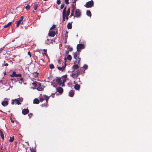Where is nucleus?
Instances as JSON below:
<instances>
[{
  "instance_id": "1",
  "label": "nucleus",
  "mask_w": 152,
  "mask_h": 152,
  "mask_svg": "<svg viewBox=\"0 0 152 152\" xmlns=\"http://www.w3.org/2000/svg\"><path fill=\"white\" fill-rule=\"evenodd\" d=\"M66 79L64 78V77L58 78V84L60 86H61L62 87L65 86V83L66 81Z\"/></svg>"
},
{
  "instance_id": "2",
  "label": "nucleus",
  "mask_w": 152,
  "mask_h": 152,
  "mask_svg": "<svg viewBox=\"0 0 152 152\" xmlns=\"http://www.w3.org/2000/svg\"><path fill=\"white\" fill-rule=\"evenodd\" d=\"M49 98V96H48L45 95L40 96L39 98L40 101L41 102H42L44 100H45L46 102L48 103Z\"/></svg>"
},
{
  "instance_id": "3",
  "label": "nucleus",
  "mask_w": 152,
  "mask_h": 152,
  "mask_svg": "<svg viewBox=\"0 0 152 152\" xmlns=\"http://www.w3.org/2000/svg\"><path fill=\"white\" fill-rule=\"evenodd\" d=\"M73 57L74 58L76 59V61L74 63H77V64H79L80 61V58L77 56L78 54L77 52L73 53Z\"/></svg>"
},
{
  "instance_id": "4",
  "label": "nucleus",
  "mask_w": 152,
  "mask_h": 152,
  "mask_svg": "<svg viewBox=\"0 0 152 152\" xmlns=\"http://www.w3.org/2000/svg\"><path fill=\"white\" fill-rule=\"evenodd\" d=\"M72 72H73L71 75V76L73 78H77L79 75L80 71H78L77 72L76 71L75 72H74V71L73 70Z\"/></svg>"
},
{
  "instance_id": "5",
  "label": "nucleus",
  "mask_w": 152,
  "mask_h": 152,
  "mask_svg": "<svg viewBox=\"0 0 152 152\" xmlns=\"http://www.w3.org/2000/svg\"><path fill=\"white\" fill-rule=\"evenodd\" d=\"M84 44H78L77 46V51H80L81 49L84 48Z\"/></svg>"
},
{
  "instance_id": "6",
  "label": "nucleus",
  "mask_w": 152,
  "mask_h": 152,
  "mask_svg": "<svg viewBox=\"0 0 152 152\" xmlns=\"http://www.w3.org/2000/svg\"><path fill=\"white\" fill-rule=\"evenodd\" d=\"M94 5L93 1H91L86 3V7L87 8L91 7Z\"/></svg>"
},
{
  "instance_id": "7",
  "label": "nucleus",
  "mask_w": 152,
  "mask_h": 152,
  "mask_svg": "<svg viewBox=\"0 0 152 152\" xmlns=\"http://www.w3.org/2000/svg\"><path fill=\"white\" fill-rule=\"evenodd\" d=\"M23 19V17L22 16H21L20 17V20H19L18 21L16 22V26H17V27H18L19 26L20 24H23V23L22 21Z\"/></svg>"
},
{
  "instance_id": "8",
  "label": "nucleus",
  "mask_w": 152,
  "mask_h": 152,
  "mask_svg": "<svg viewBox=\"0 0 152 152\" xmlns=\"http://www.w3.org/2000/svg\"><path fill=\"white\" fill-rule=\"evenodd\" d=\"M56 31L55 32L53 30H50L49 33H48V35L49 36L53 37L56 34Z\"/></svg>"
},
{
  "instance_id": "9",
  "label": "nucleus",
  "mask_w": 152,
  "mask_h": 152,
  "mask_svg": "<svg viewBox=\"0 0 152 152\" xmlns=\"http://www.w3.org/2000/svg\"><path fill=\"white\" fill-rule=\"evenodd\" d=\"M29 112V110L28 109H25L22 110V113L24 115L27 114Z\"/></svg>"
},
{
  "instance_id": "10",
  "label": "nucleus",
  "mask_w": 152,
  "mask_h": 152,
  "mask_svg": "<svg viewBox=\"0 0 152 152\" xmlns=\"http://www.w3.org/2000/svg\"><path fill=\"white\" fill-rule=\"evenodd\" d=\"M63 91L64 90L63 88L61 87H58V92L60 94H62L63 92Z\"/></svg>"
},
{
  "instance_id": "11",
  "label": "nucleus",
  "mask_w": 152,
  "mask_h": 152,
  "mask_svg": "<svg viewBox=\"0 0 152 152\" xmlns=\"http://www.w3.org/2000/svg\"><path fill=\"white\" fill-rule=\"evenodd\" d=\"M57 83V79H56L55 80H53V82L52 83V85H53V87H56V90H57V88L56 87Z\"/></svg>"
},
{
  "instance_id": "12",
  "label": "nucleus",
  "mask_w": 152,
  "mask_h": 152,
  "mask_svg": "<svg viewBox=\"0 0 152 152\" xmlns=\"http://www.w3.org/2000/svg\"><path fill=\"white\" fill-rule=\"evenodd\" d=\"M8 104V101L7 100H5L2 102L1 103V104L3 106H6Z\"/></svg>"
},
{
  "instance_id": "13",
  "label": "nucleus",
  "mask_w": 152,
  "mask_h": 152,
  "mask_svg": "<svg viewBox=\"0 0 152 152\" xmlns=\"http://www.w3.org/2000/svg\"><path fill=\"white\" fill-rule=\"evenodd\" d=\"M80 10H76L75 15L76 17H79L80 15Z\"/></svg>"
},
{
  "instance_id": "14",
  "label": "nucleus",
  "mask_w": 152,
  "mask_h": 152,
  "mask_svg": "<svg viewBox=\"0 0 152 152\" xmlns=\"http://www.w3.org/2000/svg\"><path fill=\"white\" fill-rule=\"evenodd\" d=\"M74 94V92L73 91L71 90L69 93V96H73Z\"/></svg>"
},
{
  "instance_id": "15",
  "label": "nucleus",
  "mask_w": 152,
  "mask_h": 152,
  "mask_svg": "<svg viewBox=\"0 0 152 152\" xmlns=\"http://www.w3.org/2000/svg\"><path fill=\"white\" fill-rule=\"evenodd\" d=\"M66 67V65L65 66H64L62 67H58V69L60 70L63 71L64 70Z\"/></svg>"
},
{
  "instance_id": "16",
  "label": "nucleus",
  "mask_w": 152,
  "mask_h": 152,
  "mask_svg": "<svg viewBox=\"0 0 152 152\" xmlns=\"http://www.w3.org/2000/svg\"><path fill=\"white\" fill-rule=\"evenodd\" d=\"M66 10H63V19L64 21H65V20L66 16H65V13L66 12Z\"/></svg>"
},
{
  "instance_id": "17",
  "label": "nucleus",
  "mask_w": 152,
  "mask_h": 152,
  "mask_svg": "<svg viewBox=\"0 0 152 152\" xmlns=\"http://www.w3.org/2000/svg\"><path fill=\"white\" fill-rule=\"evenodd\" d=\"M39 102V100L37 98L35 99L33 101V103L34 104H38Z\"/></svg>"
},
{
  "instance_id": "18",
  "label": "nucleus",
  "mask_w": 152,
  "mask_h": 152,
  "mask_svg": "<svg viewBox=\"0 0 152 152\" xmlns=\"http://www.w3.org/2000/svg\"><path fill=\"white\" fill-rule=\"evenodd\" d=\"M80 88V86L78 84H76L74 86L75 88L77 90H79Z\"/></svg>"
},
{
  "instance_id": "19",
  "label": "nucleus",
  "mask_w": 152,
  "mask_h": 152,
  "mask_svg": "<svg viewBox=\"0 0 152 152\" xmlns=\"http://www.w3.org/2000/svg\"><path fill=\"white\" fill-rule=\"evenodd\" d=\"M72 22L71 23H69L67 24V28L68 29H71L72 28Z\"/></svg>"
},
{
  "instance_id": "20",
  "label": "nucleus",
  "mask_w": 152,
  "mask_h": 152,
  "mask_svg": "<svg viewBox=\"0 0 152 152\" xmlns=\"http://www.w3.org/2000/svg\"><path fill=\"white\" fill-rule=\"evenodd\" d=\"M72 10H75L76 9V3L75 2H74L72 4Z\"/></svg>"
},
{
  "instance_id": "21",
  "label": "nucleus",
  "mask_w": 152,
  "mask_h": 152,
  "mask_svg": "<svg viewBox=\"0 0 152 152\" xmlns=\"http://www.w3.org/2000/svg\"><path fill=\"white\" fill-rule=\"evenodd\" d=\"M12 24V22H9L7 24L5 25L4 26V28H6L10 26Z\"/></svg>"
},
{
  "instance_id": "22",
  "label": "nucleus",
  "mask_w": 152,
  "mask_h": 152,
  "mask_svg": "<svg viewBox=\"0 0 152 152\" xmlns=\"http://www.w3.org/2000/svg\"><path fill=\"white\" fill-rule=\"evenodd\" d=\"M37 89L38 91H41L43 89V88L40 85L37 88Z\"/></svg>"
},
{
  "instance_id": "23",
  "label": "nucleus",
  "mask_w": 152,
  "mask_h": 152,
  "mask_svg": "<svg viewBox=\"0 0 152 152\" xmlns=\"http://www.w3.org/2000/svg\"><path fill=\"white\" fill-rule=\"evenodd\" d=\"M72 67L74 69H76L79 67V66L78 65L75 64L73 65Z\"/></svg>"
},
{
  "instance_id": "24",
  "label": "nucleus",
  "mask_w": 152,
  "mask_h": 152,
  "mask_svg": "<svg viewBox=\"0 0 152 152\" xmlns=\"http://www.w3.org/2000/svg\"><path fill=\"white\" fill-rule=\"evenodd\" d=\"M86 14L89 17H91V12L89 10H87L86 12Z\"/></svg>"
},
{
  "instance_id": "25",
  "label": "nucleus",
  "mask_w": 152,
  "mask_h": 152,
  "mask_svg": "<svg viewBox=\"0 0 152 152\" xmlns=\"http://www.w3.org/2000/svg\"><path fill=\"white\" fill-rule=\"evenodd\" d=\"M17 75V74H16V73L15 72H12V75H10V76L11 77H16V76Z\"/></svg>"
},
{
  "instance_id": "26",
  "label": "nucleus",
  "mask_w": 152,
  "mask_h": 152,
  "mask_svg": "<svg viewBox=\"0 0 152 152\" xmlns=\"http://www.w3.org/2000/svg\"><path fill=\"white\" fill-rule=\"evenodd\" d=\"M72 59V57L71 55H68L67 57V59L71 61Z\"/></svg>"
},
{
  "instance_id": "27",
  "label": "nucleus",
  "mask_w": 152,
  "mask_h": 152,
  "mask_svg": "<svg viewBox=\"0 0 152 152\" xmlns=\"http://www.w3.org/2000/svg\"><path fill=\"white\" fill-rule=\"evenodd\" d=\"M15 101L16 104H17L18 105L20 104H21L20 102L19 101V100L18 99H15Z\"/></svg>"
},
{
  "instance_id": "28",
  "label": "nucleus",
  "mask_w": 152,
  "mask_h": 152,
  "mask_svg": "<svg viewBox=\"0 0 152 152\" xmlns=\"http://www.w3.org/2000/svg\"><path fill=\"white\" fill-rule=\"evenodd\" d=\"M38 5L36 3H34L33 5V8L34 10H36L37 8Z\"/></svg>"
},
{
  "instance_id": "29",
  "label": "nucleus",
  "mask_w": 152,
  "mask_h": 152,
  "mask_svg": "<svg viewBox=\"0 0 152 152\" xmlns=\"http://www.w3.org/2000/svg\"><path fill=\"white\" fill-rule=\"evenodd\" d=\"M56 26L55 25H53L50 29V30H53L54 31V29L56 28Z\"/></svg>"
},
{
  "instance_id": "30",
  "label": "nucleus",
  "mask_w": 152,
  "mask_h": 152,
  "mask_svg": "<svg viewBox=\"0 0 152 152\" xmlns=\"http://www.w3.org/2000/svg\"><path fill=\"white\" fill-rule=\"evenodd\" d=\"M14 140V136H13L12 137H10V139L9 141L11 142H12Z\"/></svg>"
},
{
  "instance_id": "31",
  "label": "nucleus",
  "mask_w": 152,
  "mask_h": 152,
  "mask_svg": "<svg viewBox=\"0 0 152 152\" xmlns=\"http://www.w3.org/2000/svg\"><path fill=\"white\" fill-rule=\"evenodd\" d=\"M73 48L72 47H70V46H68V50L69 51H72L73 50Z\"/></svg>"
},
{
  "instance_id": "32",
  "label": "nucleus",
  "mask_w": 152,
  "mask_h": 152,
  "mask_svg": "<svg viewBox=\"0 0 152 152\" xmlns=\"http://www.w3.org/2000/svg\"><path fill=\"white\" fill-rule=\"evenodd\" d=\"M0 135L1 137L3 139H4V135L2 132H1Z\"/></svg>"
},
{
  "instance_id": "33",
  "label": "nucleus",
  "mask_w": 152,
  "mask_h": 152,
  "mask_svg": "<svg viewBox=\"0 0 152 152\" xmlns=\"http://www.w3.org/2000/svg\"><path fill=\"white\" fill-rule=\"evenodd\" d=\"M35 77H37L38 76V73L37 72H34L33 74Z\"/></svg>"
},
{
  "instance_id": "34",
  "label": "nucleus",
  "mask_w": 152,
  "mask_h": 152,
  "mask_svg": "<svg viewBox=\"0 0 152 152\" xmlns=\"http://www.w3.org/2000/svg\"><path fill=\"white\" fill-rule=\"evenodd\" d=\"M83 67L85 69H86L88 68V66L87 65L85 64L83 65Z\"/></svg>"
},
{
  "instance_id": "35",
  "label": "nucleus",
  "mask_w": 152,
  "mask_h": 152,
  "mask_svg": "<svg viewBox=\"0 0 152 152\" xmlns=\"http://www.w3.org/2000/svg\"><path fill=\"white\" fill-rule=\"evenodd\" d=\"M50 67L51 69H54V65L52 64H51L50 65Z\"/></svg>"
},
{
  "instance_id": "36",
  "label": "nucleus",
  "mask_w": 152,
  "mask_h": 152,
  "mask_svg": "<svg viewBox=\"0 0 152 152\" xmlns=\"http://www.w3.org/2000/svg\"><path fill=\"white\" fill-rule=\"evenodd\" d=\"M30 150L31 152H36L34 150L33 148H30Z\"/></svg>"
},
{
  "instance_id": "37",
  "label": "nucleus",
  "mask_w": 152,
  "mask_h": 152,
  "mask_svg": "<svg viewBox=\"0 0 152 152\" xmlns=\"http://www.w3.org/2000/svg\"><path fill=\"white\" fill-rule=\"evenodd\" d=\"M37 83V82H33L32 83V85L34 86H37V84L36 83Z\"/></svg>"
},
{
  "instance_id": "38",
  "label": "nucleus",
  "mask_w": 152,
  "mask_h": 152,
  "mask_svg": "<svg viewBox=\"0 0 152 152\" xmlns=\"http://www.w3.org/2000/svg\"><path fill=\"white\" fill-rule=\"evenodd\" d=\"M69 13H68L66 12H66L65 13V16H68L69 14Z\"/></svg>"
},
{
  "instance_id": "39",
  "label": "nucleus",
  "mask_w": 152,
  "mask_h": 152,
  "mask_svg": "<svg viewBox=\"0 0 152 152\" xmlns=\"http://www.w3.org/2000/svg\"><path fill=\"white\" fill-rule=\"evenodd\" d=\"M25 8L26 9H28L30 8V6L29 5H27Z\"/></svg>"
},
{
  "instance_id": "40",
  "label": "nucleus",
  "mask_w": 152,
  "mask_h": 152,
  "mask_svg": "<svg viewBox=\"0 0 152 152\" xmlns=\"http://www.w3.org/2000/svg\"><path fill=\"white\" fill-rule=\"evenodd\" d=\"M19 100V101L20 102H22L23 100V98H20L18 99Z\"/></svg>"
},
{
  "instance_id": "41",
  "label": "nucleus",
  "mask_w": 152,
  "mask_h": 152,
  "mask_svg": "<svg viewBox=\"0 0 152 152\" xmlns=\"http://www.w3.org/2000/svg\"><path fill=\"white\" fill-rule=\"evenodd\" d=\"M21 76H22V75L20 74H17V75H16V77H21Z\"/></svg>"
},
{
  "instance_id": "42",
  "label": "nucleus",
  "mask_w": 152,
  "mask_h": 152,
  "mask_svg": "<svg viewBox=\"0 0 152 152\" xmlns=\"http://www.w3.org/2000/svg\"><path fill=\"white\" fill-rule=\"evenodd\" d=\"M65 2L66 4H69V0H65Z\"/></svg>"
},
{
  "instance_id": "43",
  "label": "nucleus",
  "mask_w": 152,
  "mask_h": 152,
  "mask_svg": "<svg viewBox=\"0 0 152 152\" xmlns=\"http://www.w3.org/2000/svg\"><path fill=\"white\" fill-rule=\"evenodd\" d=\"M64 7V4H61V7H60L61 9H63V8Z\"/></svg>"
},
{
  "instance_id": "44",
  "label": "nucleus",
  "mask_w": 152,
  "mask_h": 152,
  "mask_svg": "<svg viewBox=\"0 0 152 152\" xmlns=\"http://www.w3.org/2000/svg\"><path fill=\"white\" fill-rule=\"evenodd\" d=\"M28 54L30 58L31 57V53L30 51L28 52Z\"/></svg>"
},
{
  "instance_id": "45",
  "label": "nucleus",
  "mask_w": 152,
  "mask_h": 152,
  "mask_svg": "<svg viewBox=\"0 0 152 152\" xmlns=\"http://www.w3.org/2000/svg\"><path fill=\"white\" fill-rule=\"evenodd\" d=\"M72 12L71 13V16H73V15L75 10H72Z\"/></svg>"
},
{
  "instance_id": "46",
  "label": "nucleus",
  "mask_w": 152,
  "mask_h": 152,
  "mask_svg": "<svg viewBox=\"0 0 152 152\" xmlns=\"http://www.w3.org/2000/svg\"><path fill=\"white\" fill-rule=\"evenodd\" d=\"M23 78H20V81H19V83H20L21 84V83H22V81H23Z\"/></svg>"
},
{
  "instance_id": "47",
  "label": "nucleus",
  "mask_w": 152,
  "mask_h": 152,
  "mask_svg": "<svg viewBox=\"0 0 152 152\" xmlns=\"http://www.w3.org/2000/svg\"><path fill=\"white\" fill-rule=\"evenodd\" d=\"M15 100H12V102H11V104H12L13 105L15 104Z\"/></svg>"
},
{
  "instance_id": "48",
  "label": "nucleus",
  "mask_w": 152,
  "mask_h": 152,
  "mask_svg": "<svg viewBox=\"0 0 152 152\" xmlns=\"http://www.w3.org/2000/svg\"><path fill=\"white\" fill-rule=\"evenodd\" d=\"M64 77V78H65L66 79L67 77V75H65L62 77Z\"/></svg>"
},
{
  "instance_id": "49",
  "label": "nucleus",
  "mask_w": 152,
  "mask_h": 152,
  "mask_svg": "<svg viewBox=\"0 0 152 152\" xmlns=\"http://www.w3.org/2000/svg\"><path fill=\"white\" fill-rule=\"evenodd\" d=\"M61 4V1L60 0H58V4Z\"/></svg>"
},
{
  "instance_id": "50",
  "label": "nucleus",
  "mask_w": 152,
  "mask_h": 152,
  "mask_svg": "<svg viewBox=\"0 0 152 152\" xmlns=\"http://www.w3.org/2000/svg\"><path fill=\"white\" fill-rule=\"evenodd\" d=\"M43 55L44 56V55H45V56H47V55H48L46 53H43Z\"/></svg>"
},
{
  "instance_id": "51",
  "label": "nucleus",
  "mask_w": 152,
  "mask_h": 152,
  "mask_svg": "<svg viewBox=\"0 0 152 152\" xmlns=\"http://www.w3.org/2000/svg\"><path fill=\"white\" fill-rule=\"evenodd\" d=\"M4 47H3V48H1L0 49V51H1V50H4Z\"/></svg>"
},
{
  "instance_id": "52",
  "label": "nucleus",
  "mask_w": 152,
  "mask_h": 152,
  "mask_svg": "<svg viewBox=\"0 0 152 152\" xmlns=\"http://www.w3.org/2000/svg\"><path fill=\"white\" fill-rule=\"evenodd\" d=\"M4 66H8V64L7 63H6L4 65Z\"/></svg>"
},
{
  "instance_id": "53",
  "label": "nucleus",
  "mask_w": 152,
  "mask_h": 152,
  "mask_svg": "<svg viewBox=\"0 0 152 152\" xmlns=\"http://www.w3.org/2000/svg\"><path fill=\"white\" fill-rule=\"evenodd\" d=\"M66 12L70 13V10H67Z\"/></svg>"
},
{
  "instance_id": "54",
  "label": "nucleus",
  "mask_w": 152,
  "mask_h": 152,
  "mask_svg": "<svg viewBox=\"0 0 152 152\" xmlns=\"http://www.w3.org/2000/svg\"><path fill=\"white\" fill-rule=\"evenodd\" d=\"M68 16H66V19L67 20H68L69 19Z\"/></svg>"
},
{
  "instance_id": "55",
  "label": "nucleus",
  "mask_w": 152,
  "mask_h": 152,
  "mask_svg": "<svg viewBox=\"0 0 152 152\" xmlns=\"http://www.w3.org/2000/svg\"><path fill=\"white\" fill-rule=\"evenodd\" d=\"M31 114H29L28 115V116L30 117L31 116Z\"/></svg>"
},
{
  "instance_id": "56",
  "label": "nucleus",
  "mask_w": 152,
  "mask_h": 152,
  "mask_svg": "<svg viewBox=\"0 0 152 152\" xmlns=\"http://www.w3.org/2000/svg\"><path fill=\"white\" fill-rule=\"evenodd\" d=\"M69 53V51H66V54H68Z\"/></svg>"
},
{
  "instance_id": "57",
  "label": "nucleus",
  "mask_w": 152,
  "mask_h": 152,
  "mask_svg": "<svg viewBox=\"0 0 152 152\" xmlns=\"http://www.w3.org/2000/svg\"><path fill=\"white\" fill-rule=\"evenodd\" d=\"M11 122L12 123H14V121L13 120H12V119H11Z\"/></svg>"
},
{
  "instance_id": "58",
  "label": "nucleus",
  "mask_w": 152,
  "mask_h": 152,
  "mask_svg": "<svg viewBox=\"0 0 152 152\" xmlns=\"http://www.w3.org/2000/svg\"><path fill=\"white\" fill-rule=\"evenodd\" d=\"M44 51L45 52H46V51H47V50H46V49H44Z\"/></svg>"
},
{
  "instance_id": "59",
  "label": "nucleus",
  "mask_w": 152,
  "mask_h": 152,
  "mask_svg": "<svg viewBox=\"0 0 152 152\" xmlns=\"http://www.w3.org/2000/svg\"><path fill=\"white\" fill-rule=\"evenodd\" d=\"M4 75H6V72H4Z\"/></svg>"
},
{
  "instance_id": "60",
  "label": "nucleus",
  "mask_w": 152,
  "mask_h": 152,
  "mask_svg": "<svg viewBox=\"0 0 152 152\" xmlns=\"http://www.w3.org/2000/svg\"><path fill=\"white\" fill-rule=\"evenodd\" d=\"M76 0H74L73 2V3H74V2H75L76 3Z\"/></svg>"
},
{
  "instance_id": "61",
  "label": "nucleus",
  "mask_w": 152,
  "mask_h": 152,
  "mask_svg": "<svg viewBox=\"0 0 152 152\" xmlns=\"http://www.w3.org/2000/svg\"><path fill=\"white\" fill-rule=\"evenodd\" d=\"M79 82L80 83V82H80V78H79Z\"/></svg>"
},
{
  "instance_id": "62",
  "label": "nucleus",
  "mask_w": 152,
  "mask_h": 152,
  "mask_svg": "<svg viewBox=\"0 0 152 152\" xmlns=\"http://www.w3.org/2000/svg\"><path fill=\"white\" fill-rule=\"evenodd\" d=\"M66 7H64V10H66Z\"/></svg>"
},
{
  "instance_id": "63",
  "label": "nucleus",
  "mask_w": 152,
  "mask_h": 152,
  "mask_svg": "<svg viewBox=\"0 0 152 152\" xmlns=\"http://www.w3.org/2000/svg\"><path fill=\"white\" fill-rule=\"evenodd\" d=\"M31 88H32L33 89H35V88H33L32 87Z\"/></svg>"
},
{
  "instance_id": "64",
  "label": "nucleus",
  "mask_w": 152,
  "mask_h": 152,
  "mask_svg": "<svg viewBox=\"0 0 152 152\" xmlns=\"http://www.w3.org/2000/svg\"><path fill=\"white\" fill-rule=\"evenodd\" d=\"M68 10H70V8H69L68 9Z\"/></svg>"
}]
</instances>
